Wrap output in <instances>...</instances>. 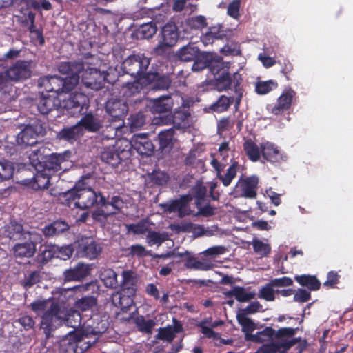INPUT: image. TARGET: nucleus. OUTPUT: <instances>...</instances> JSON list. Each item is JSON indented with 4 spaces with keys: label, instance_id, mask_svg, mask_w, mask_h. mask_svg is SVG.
<instances>
[{
    "label": "nucleus",
    "instance_id": "1",
    "mask_svg": "<svg viewBox=\"0 0 353 353\" xmlns=\"http://www.w3.org/2000/svg\"><path fill=\"white\" fill-rule=\"evenodd\" d=\"M63 299L59 298L58 301L55 298L48 299H39L30 305L32 311L41 318V327L44 330L46 336L61 325L66 324L71 327H77L80 325L81 316L80 313L70 309L65 310L62 305Z\"/></svg>",
    "mask_w": 353,
    "mask_h": 353
},
{
    "label": "nucleus",
    "instance_id": "2",
    "mask_svg": "<svg viewBox=\"0 0 353 353\" xmlns=\"http://www.w3.org/2000/svg\"><path fill=\"white\" fill-rule=\"evenodd\" d=\"M54 94H45L43 92L38 103V110L43 114H48L59 105L65 109L68 114L77 117L89 106L88 97L82 93L70 95L68 99H56Z\"/></svg>",
    "mask_w": 353,
    "mask_h": 353
},
{
    "label": "nucleus",
    "instance_id": "3",
    "mask_svg": "<svg viewBox=\"0 0 353 353\" xmlns=\"http://www.w3.org/2000/svg\"><path fill=\"white\" fill-rule=\"evenodd\" d=\"M149 64L150 59L143 54L130 56L123 61V69L124 71L135 79L133 83H129L126 85V90L129 92V94L127 92H125L126 96L134 94L144 87H146L150 83L149 79L150 77L155 79L157 75L154 74L144 73Z\"/></svg>",
    "mask_w": 353,
    "mask_h": 353
},
{
    "label": "nucleus",
    "instance_id": "4",
    "mask_svg": "<svg viewBox=\"0 0 353 353\" xmlns=\"http://www.w3.org/2000/svg\"><path fill=\"white\" fill-rule=\"evenodd\" d=\"M208 68L214 76V85L219 91L228 89L231 84L229 77L228 63L223 62L219 58H213L210 54L198 57L192 65L194 71H199Z\"/></svg>",
    "mask_w": 353,
    "mask_h": 353
},
{
    "label": "nucleus",
    "instance_id": "5",
    "mask_svg": "<svg viewBox=\"0 0 353 353\" xmlns=\"http://www.w3.org/2000/svg\"><path fill=\"white\" fill-rule=\"evenodd\" d=\"M68 199H77L74 205L82 210L94 206H106L107 200L100 192L86 187L82 182H78L74 188L65 194Z\"/></svg>",
    "mask_w": 353,
    "mask_h": 353
},
{
    "label": "nucleus",
    "instance_id": "6",
    "mask_svg": "<svg viewBox=\"0 0 353 353\" xmlns=\"http://www.w3.org/2000/svg\"><path fill=\"white\" fill-rule=\"evenodd\" d=\"M296 330L297 329L292 327H283L275 332L272 327H267L255 334H246V339L256 343L281 342V347L290 348L295 343L292 336L296 334Z\"/></svg>",
    "mask_w": 353,
    "mask_h": 353
},
{
    "label": "nucleus",
    "instance_id": "7",
    "mask_svg": "<svg viewBox=\"0 0 353 353\" xmlns=\"http://www.w3.org/2000/svg\"><path fill=\"white\" fill-rule=\"evenodd\" d=\"M78 84V79L75 77H68L60 79L57 76L46 77L40 79L39 85L43 88L47 93L54 96L60 97L63 92L72 90Z\"/></svg>",
    "mask_w": 353,
    "mask_h": 353
},
{
    "label": "nucleus",
    "instance_id": "8",
    "mask_svg": "<svg viewBox=\"0 0 353 353\" xmlns=\"http://www.w3.org/2000/svg\"><path fill=\"white\" fill-rule=\"evenodd\" d=\"M130 152V143L128 139H119L115 141V144L108 146L101 152L102 161L112 166L117 165L121 161L127 158Z\"/></svg>",
    "mask_w": 353,
    "mask_h": 353
},
{
    "label": "nucleus",
    "instance_id": "9",
    "mask_svg": "<svg viewBox=\"0 0 353 353\" xmlns=\"http://www.w3.org/2000/svg\"><path fill=\"white\" fill-rule=\"evenodd\" d=\"M84 68H81L80 77L82 83L92 90L101 89L107 79V74L90 66L88 63H83Z\"/></svg>",
    "mask_w": 353,
    "mask_h": 353
},
{
    "label": "nucleus",
    "instance_id": "10",
    "mask_svg": "<svg viewBox=\"0 0 353 353\" xmlns=\"http://www.w3.org/2000/svg\"><path fill=\"white\" fill-rule=\"evenodd\" d=\"M32 67L31 61L22 60H19L10 65L3 72L8 85L10 82H20L30 78Z\"/></svg>",
    "mask_w": 353,
    "mask_h": 353
},
{
    "label": "nucleus",
    "instance_id": "11",
    "mask_svg": "<svg viewBox=\"0 0 353 353\" xmlns=\"http://www.w3.org/2000/svg\"><path fill=\"white\" fill-rule=\"evenodd\" d=\"M105 329L106 325L103 324L101 328L95 327L92 329L91 331L87 329L83 332H76V343L74 353H83L86 351L92 344L96 343L98 339L97 336L103 333Z\"/></svg>",
    "mask_w": 353,
    "mask_h": 353
},
{
    "label": "nucleus",
    "instance_id": "12",
    "mask_svg": "<svg viewBox=\"0 0 353 353\" xmlns=\"http://www.w3.org/2000/svg\"><path fill=\"white\" fill-rule=\"evenodd\" d=\"M23 240L28 241L16 244L13 248L16 257H30L36 250V244L41 241V236L34 232H27L23 234Z\"/></svg>",
    "mask_w": 353,
    "mask_h": 353
},
{
    "label": "nucleus",
    "instance_id": "13",
    "mask_svg": "<svg viewBox=\"0 0 353 353\" xmlns=\"http://www.w3.org/2000/svg\"><path fill=\"white\" fill-rule=\"evenodd\" d=\"M70 157L71 152L70 151L47 155L43 168L50 174L51 172L65 171L72 166Z\"/></svg>",
    "mask_w": 353,
    "mask_h": 353
},
{
    "label": "nucleus",
    "instance_id": "14",
    "mask_svg": "<svg viewBox=\"0 0 353 353\" xmlns=\"http://www.w3.org/2000/svg\"><path fill=\"white\" fill-rule=\"evenodd\" d=\"M106 110L112 117V122L117 121L119 123V124L112 123V128L116 130L121 129L124 125L123 118L128 112L126 103L117 99L109 100L106 104Z\"/></svg>",
    "mask_w": 353,
    "mask_h": 353
},
{
    "label": "nucleus",
    "instance_id": "15",
    "mask_svg": "<svg viewBox=\"0 0 353 353\" xmlns=\"http://www.w3.org/2000/svg\"><path fill=\"white\" fill-rule=\"evenodd\" d=\"M179 38V32L176 26L173 23H168L161 30V38L155 50L158 53H161L165 48L175 45Z\"/></svg>",
    "mask_w": 353,
    "mask_h": 353
},
{
    "label": "nucleus",
    "instance_id": "16",
    "mask_svg": "<svg viewBox=\"0 0 353 353\" xmlns=\"http://www.w3.org/2000/svg\"><path fill=\"white\" fill-rule=\"evenodd\" d=\"M261 154L263 159L271 163H281L287 159V156L277 145L265 141L261 144Z\"/></svg>",
    "mask_w": 353,
    "mask_h": 353
},
{
    "label": "nucleus",
    "instance_id": "17",
    "mask_svg": "<svg viewBox=\"0 0 353 353\" xmlns=\"http://www.w3.org/2000/svg\"><path fill=\"white\" fill-rule=\"evenodd\" d=\"M101 251V246L92 239H81L78 243L77 254L81 257L94 259L97 257Z\"/></svg>",
    "mask_w": 353,
    "mask_h": 353
},
{
    "label": "nucleus",
    "instance_id": "18",
    "mask_svg": "<svg viewBox=\"0 0 353 353\" xmlns=\"http://www.w3.org/2000/svg\"><path fill=\"white\" fill-rule=\"evenodd\" d=\"M190 200H192L191 195H185L181 196L179 200L161 204V206L165 212L171 213L178 212L179 216H184L190 213V210L188 207V203Z\"/></svg>",
    "mask_w": 353,
    "mask_h": 353
},
{
    "label": "nucleus",
    "instance_id": "19",
    "mask_svg": "<svg viewBox=\"0 0 353 353\" xmlns=\"http://www.w3.org/2000/svg\"><path fill=\"white\" fill-rule=\"evenodd\" d=\"M39 133V127L28 125L18 134L16 138L17 144L21 147L32 146L37 142V137Z\"/></svg>",
    "mask_w": 353,
    "mask_h": 353
},
{
    "label": "nucleus",
    "instance_id": "20",
    "mask_svg": "<svg viewBox=\"0 0 353 353\" xmlns=\"http://www.w3.org/2000/svg\"><path fill=\"white\" fill-rule=\"evenodd\" d=\"M129 143L130 148H133L138 153L143 155H150L154 149L152 141L143 134L134 135Z\"/></svg>",
    "mask_w": 353,
    "mask_h": 353
},
{
    "label": "nucleus",
    "instance_id": "21",
    "mask_svg": "<svg viewBox=\"0 0 353 353\" xmlns=\"http://www.w3.org/2000/svg\"><path fill=\"white\" fill-rule=\"evenodd\" d=\"M296 92L292 88H285L277 99L275 105L272 109V112L276 115L281 114L288 110L292 103Z\"/></svg>",
    "mask_w": 353,
    "mask_h": 353
},
{
    "label": "nucleus",
    "instance_id": "22",
    "mask_svg": "<svg viewBox=\"0 0 353 353\" xmlns=\"http://www.w3.org/2000/svg\"><path fill=\"white\" fill-rule=\"evenodd\" d=\"M134 287L123 289L122 292H117L112 296V301L115 306L128 309L133 304L132 296L135 294Z\"/></svg>",
    "mask_w": 353,
    "mask_h": 353
},
{
    "label": "nucleus",
    "instance_id": "23",
    "mask_svg": "<svg viewBox=\"0 0 353 353\" xmlns=\"http://www.w3.org/2000/svg\"><path fill=\"white\" fill-rule=\"evenodd\" d=\"M47 248L48 249L43 251V256L46 259L56 257L66 260L72 256L74 251L71 245L59 247L56 245H48Z\"/></svg>",
    "mask_w": 353,
    "mask_h": 353
},
{
    "label": "nucleus",
    "instance_id": "24",
    "mask_svg": "<svg viewBox=\"0 0 353 353\" xmlns=\"http://www.w3.org/2000/svg\"><path fill=\"white\" fill-rule=\"evenodd\" d=\"M206 194L207 188L201 183H198L192 190V194L196 199V206L199 213L204 216H210L214 213V209L210 205L201 206V200L204 199Z\"/></svg>",
    "mask_w": 353,
    "mask_h": 353
},
{
    "label": "nucleus",
    "instance_id": "25",
    "mask_svg": "<svg viewBox=\"0 0 353 353\" xmlns=\"http://www.w3.org/2000/svg\"><path fill=\"white\" fill-rule=\"evenodd\" d=\"M211 164L216 170L217 176L222 181L223 184L225 186L229 185L232 179L236 175V163H234L231 166H230L224 175H222L221 173L224 167H222L219 159H212L211 161Z\"/></svg>",
    "mask_w": 353,
    "mask_h": 353
},
{
    "label": "nucleus",
    "instance_id": "26",
    "mask_svg": "<svg viewBox=\"0 0 353 353\" xmlns=\"http://www.w3.org/2000/svg\"><path fill=\"white\" fill-rule=\"evenodd\" d=\"M77 123L79 125V127L82 128L83 134L85 130L95 132L99 130L102 126V121L100 118L92 113L84 115Z\"/></svg>",
    "mask_w": 353,
    "mask_h": 353
},
{
    "label": "nucleus",
    "instance_id": "27",
    "mask_svg": "<svg viewBox=\"0 0 353 353\" xmlns=\"http://www.w3.org/2000/svg\"><path fill=\"white\" fill-rule=\"evenodd\" d=\"M174 99L169 97H162L152 99L148 105L152 112L165 113L170 111L173 107Z\"/></svg>",
    "mask_w": 353,
    "mask_h": 353
},
{
    "label": "nucleus",
    "instance_id": "28",
    "mask_svg": "<svg viewBox=\"0 0 353 353\" xmlns=\"http://www.w3.org/2000/svg\"><path fill=\"white\" fill-rule=\"evenodd\" d=\"M90 272V267L84 263H79L74 268L64 272L65 280L68 281H81Z\"/></svg>",
    "mask_w": 353,
    "mask_h": 353
},
{
    "label": "nucleus",
    "instance_id": "29",
    "mask_svg": "<svg viewBox=\"0 0 353 353\" xmlns=\"http://www.w3.org/2000/svg\"><path fill=\"white\" fill-rule=\"evenodd\" d=\"M224 294L227 297L234 296L239 302H247L254 299L256 296L254 292L248 290L239 286L233 287L230 290L225 292Z\"/></svg>",
    "mask_w": 353,
    "mask_h": 353
},
{
    "label": "nucleus",
    "instance_id": "30",
    "mask_svg": "<svg viewBox=\"0 0 353 353\" xmlns=\"http://www.w3.org/2000/svg\"><path fill=\"white\" fill-rule=\"evenodd\" d=\"M50 173L46 170H37L34 178L30 182V185L34 190L44 189L48 188L50 183Z\"/></svg>",
    "mask_w": 353,
    "mask_h": 353
},
{
    "label": "nucleus",
    "instance_id": "31",
    "mask_svg": "<svg viewBox=\"0 0 353 353\" xmlns=\"http://www.w3.org/2000/svg\"><path fill=\"white\" fill-rule=\"evenodd\" d=\"M181 330L182 327L181 324L174 321L173 325L159 330L158 338L168 342H171L175 338L176 334L181 332Z\"/></svg>",
    "mask_w": 353,
    "mask_h": 353
},
{
    "label": "nucleus",
    "instance_id": "32",
    "mask_svg": "<svg viewBox=\"0 0 353 353\" xmlns=\"http://www.w3.org/2000/svg\"><path fill=\"white\" fill-rule=\"evenodd\" d=\"M83 129L77 123L75 125L63 129L57 135L59 139L73 142L83 135Z\"/></svg>",
    "mask_w": 353,
    "mask_h": 353
},
{
    "label": "nucleus",
    "instance_id": "33",
    "mask_svg": "<svg viewBox=\"0 0 353 353\" xmlns=\"http://www.w3.org/2000/svg\"><path fill=\"white\" fill-rule=\"evenodd\" d=\"M223 32L221 25L211 26L201 37V41L205 46L211 44L214 39H221L224 35Z\"/></svg>",
    "mask_w": 353,
    "mask_h": 353
},
{
    "label": "nucleus",
    "instance_id": "34",
    "mask_svg": "<svg viewBox=\"0 0 353 353\" xmlns=\"http://www.w3.org/2000/svg\"><path fill=\"white\" fill-rule=\"evenodd\" d=\"M23 228L21 224L11 222L6 228L1 232V235L8 237V239H23Z\"/></svg>",
    "mask_w": 353,
    "mask_h": 353
},
{
    "label": "nucleus",
    "instance_id": "35",
    "mask_svg": "<svg viewBox=\"0 0 353 353\" xmlns=\"http://www.w3.org/2000/svg\"><path fill=\"white\" fill-rule=\"evenodd\" d=\"M82 65L83 63H79L72 64L68 62L61 63L59 66V71L62 74H68V77H75L79 81L81 70L84 68Z\"/></svg>",
    "mask_w": 353,
    "mask_h": 353
},
{
    "label": "nucleus",
    "instance_id": "36",
    "mask_svg": "<svg viewBox=\"0 0 353 353\" xmlns=\"http://www.w3.org/2000/svg\"><path fill=\"white\" fill-rule=\"evenodd\" d=\"M207 21L205 17L199 15L185 20L183 23L184 30L190 32L192 30H201L207 26Z\"/></svg>",
    "mask_w": 353,
    "mask_h": 353
},
{
    "label": "nucleus",
    "instance_id": "37",
    "mask_svg": "<svg viewBox=\"0 0 353 353\" xmlns=\"http://www.w3.org/2000/svg\"><path fill=\"white\" fill-rule=\"evenodd\" d=\"M177 56L181 61H190L198 57L199 49L193 44H189L181 48Z\"/></svg>",
    "mask_w": 353,
    "mask_h": 353
},
{
    "label": "nucleus",
    "instance_id": "38",
    "mask_svg": "<svg viewBox=\"0 0 353 353\" xmlns=\"http://www.w3.org/2000/svg\"><path fill=\"white\" fill-rule=\"evenodd\" d=\"M46 150V148L41 147L39 149L32 150L30 154V162L31 165L35 168L36 170L43 168V165L42 163H44L47 156L45 154Z\"/></svg>",
    "mask_w": 353,
    "mask_h": 353
},
{
    "label": "nucleus",
    "instance_id": "39",
    "mask_svg": "<svg viewBox=\"0 0 353 353\" xmlns=\"http://www.w3.org/2000/svg\"><path fill=\"white\" fill-rule=\"evenodd\" d=\"M258 182L259 179L255 176L246 179L241 184L243 195L246 197L254 198L256 194V189Z\"/></svg>",
    "mask_w": 353,
    "mask_h": 353
},
{
    "label": "nucleus",
    "instance_id": "40",
    "mask_svg": "<svg viewBox=\"0 0 353 353\" xmlns=\"http://www.w3.org/2000/svg\"><path fill=\"white\" fill-rule=\"evenodd\" d=\"M159 142L160 148L163 151H168L173 146L174 143V131L169 129L159 134Z\"/></svg>",
    "mask_w": 353,
    "mask_h": 353
},
{
    "label": "nucleus",
    "instance_id": "41",
    "mask_svg": "<svg viewBox=\"0 0 353 353\" xmlns=\"http://www.w3.org/2000/svg\"><path fill=\"white\" fill-rule=\"evenodd\" d=\"M223 324V321H216L214 322H211V321L206 319L199 324V327L201 329V332L206 337L215 339L218 337V334L214 332L212 330V328L222 325Z\"/></svg>",
    "mask_w": 353,
    "mask_h": 353
},
{
    "label": "nucleus",
    "instance_id": "42",
    "mask_svg": "<svg viewBox=\"0 0 353 353\" xmlns=\"http://www.w3.org/2000/svg\"><path fill=\"white\" fill-rule=\"evenodd\" d=\"M277 87L278 83L274 80L259 81L255 83L256 92L260 95L266 94Z\"/></svg>",
    "mask_w": 353,
    "mask_h": 353
},
{
    "label": "nucleus",
    "instance_id": "43",
    "mask_svg": "<svg viewBox=\"0 0 353 353\" xmlns=\"http://www.w3.org/2000/svg\"><path fill=\"white\" fill-rule=\"evenodd\" d=\"M107 205L103 206L105 209H108L109 206H111L114 210L110 211L112 214H116L121 211L124 207L128 208L132 205L131 201H123V199L119 196H114L111 198L110 201H107Z\"/></svg>",
    "mask_w": 353,
    "mask_h": 353
},
{
    "label": "nucleus",
    "instance_id": "44",
    "mask_svg": "<svg viewBox=\"0 0 353 353\" xmlns=\"http://www.w3.org/2000/svg\"><path fill=\"white\" fill-rule=\"evenodd\" d=\"M244 150L250 160L256 161L259 160L261 154V148L252 142V141H246L244 143Z\"/></svg>",
    "mask_w": 353,
    "mask_h": 353
},
{
    "label": "nucleus",
    "instance_id": "45",
    "mask_svg": "<svg viewBox=\"0 0 353 353\" xmlns=\"http://www.w3.org/2000/svg\"><path fill=\"white\" fill-rule=\"evenodd\" d=\"M295 279L300 285L306 286L311 290H318L321 285L316 277L310 275L296 276Z\"/></svg>",
    "mask_w": 353,
    "mask_h": 353
},
{
    "label": "nucleus",
    "instance_id": "46",
    "mask_svg": "<svg viewBox=\"0 0 353 353\" xmlns=\"http://www.w3.org/2000/svg\"><path fill=\"white\" fill-rule=\"evenodd\" d=\"M149 74H154L157 75V77L155 79L150 77L149 79L150 83L147 85V86L151 85V88L154 89H165L168 88L170 83L168 77L165 76L160 77L157 73L155 72H150Z\"/></svg>",
    "mask_w": 353,
    "mask_h": 353
},
{
    "label": "nucleus",
    "instance_id": "47",
    "mask_svg": "<svg viewBox=\"0 0 353 353\" xmlns=\"http://www.w3.org/2000/svg\"><path fill=\"white\" fill-rule=\"evenodd\" d=\"M179 257L185 261V265L187 268H194L196 270H206L205 265L200 261H197L194 257L190 256L188 252L179 253Z\"/></svg>",
    "mask_w": 353,
    "mask_h": 353
},
{
    "label": "nucleus",
    "instance_id": "48",
    "mask_svg": "<svg viewBox=\"0 0 353 353\" xmlns=\"http://www.w3.org/2000/svg\"><path fill=\"white\" fill-rule=\"evenodd\" d=\"M76 332H71L62 338L60 341V347L63 352L72 350L74 352L75 348Z\"/></svg>",
    "mask_w": 353,
    "mask_h": 353
},
{
    "label": "nucleus",
    "instance_id": "49",
    "mask_svg": "<svg viewBox=\"0 0 353 353\" xmlns=\"http://www.w3.org/2000/svg\"><path fill=\"white\" fill-rule=\"evenodd\" d=\"M101 279L105 286L115 288L117 285V274L112 269H105L101 274Z\"/></svg>",
    "mask_w": 353,
    "mask_h": 353
},
{
    "label": "nucleus",
    "instance_id": "50",
    "mask_svg": "<svg viewBox=\"0 0 353 353\" xmlns=\"http://www.w3.org/2000/svg\"><path fill=\"white\" fill-rule=\"evenodd\" d=\"M254 252L261 256H266L271 250L270 245L259 239H254L252 242Z\"/></svg>",
    "mask_w": 353,
    "mask_h": 353
},
{
    "label": "nucleus",
    "instance_id": "51",
    "mask_svg": "<svg viewBox=\"0 0 353 353\" xmlns=\"http://www.w3.org/2000/svg\"><path fill=\"white\" fill-rule=\"evenodd\" d=\"M135 323L139 330L143 332L151 333L155 323L152 319H145L143 316L136 318Z\"/></svg>",
    "mask_w": 353,
    "mask_h": 353
},
{
    "label": "nucleus",
    "instance_id": "52",
    "mask_svg": "<svg viewBox=\"0 0 353 353\" xmlns=\"http://www.w3.org/2000/svg\"><path fill=\"white\" fill-rule=\"evenodd\" d=\"M146 239L149 245H160L163 242L168 239V235L165 232H150L147 235Z\"/></svg>",
    "mask_w": 353,
    "mask_h": 353
},
{
    "label": "nucleus",
    "instance_id": "53",
    "mask_svg": "<svg viewBox=\"0 0 353 353\" xmlns=\"http://www.w3.org/2000/svg\"><path fill=\"white\" fill-rule=\"evenodd\" d=\"M246 314L243 311H241L236 316L238 322L242 326V330L245 332V334L254 330V323L246 316Z\"/></svg>",
    "mask_w": 353,
    "mask_h": 353
},
{
    "label": "nucleus",
    "instance_id": "54",
    "mask_svg": "<svg viewBox=\"0 0 353 353\" xmlns=\"http://www.w3.org/2000/svg\"><path fill=\"white\" fill-rule=\"evenodd\" d=\"M14 173V167L11 162H0V181L10 179Z\"/></svg>",
    "mask_w": 353,
    "mask_h": 353
},
{
    "label": "nucleus",
    "instance_id": "55",
    "mask_svg": "<svg viewBox=\"0 0 353 353\" xmlns=\"http://www.w3.org/2000/svg\"><path fill=\"white\" fill-rule=\"evenodd\" d=\"M97 304L96 299L92 296H85L78 300L75 306L81 311H88L92 309Z\"/></svg>",
    "mask_w": 353,
    "mask_h": 353
},
{
    "label": "nucleus",
    "instance_id": "56",
    "mask_svg": "<svg viewBox=\"0 0 353 353\" xmlns=\"http://www.w3.org/2000/svg\"><path fill=\"white\" fill-rule=\"evenodd\" d=\"M126 228L129 232L134 234H142L148 231V223L147 221L142 220L137 224L127 225Z\"/></svg>",
    "mask_w": 353,
    "mask_h": 353
},
{
    "label": "nucleus",
    "instance_id": "57",
    "mask_svg": "<svg viewBox=\"0 0 353 353\" xmlns=\"http://www.w3.org/2000/svg\"><path fill=\"white\" fill-rule=\"evenodd\" d=\"M229 153L230 148L228 146V143L227 142H224L222 144H221L219 149V152L216 154V157L213 159H219L222 167H224L229 157Z\"/></svg>",
    "mask_w": 353,
    "mask_h": 353
},
{
    "label": "nucleus",
    "instance_id": "58",
    "mask_svg": "<svg viewBox=\"0 0 353 353\" xmlns=\"http://www.w3.org/2000/svg\"><path fill=\"white\" fill-rule=\"evenodd\" d=\"M231 103V100L225 96H221L214 104L212 105L211 109L215 112H221L226 110Z\"/></svg>",
    "mask_w": 353,
    "mask_h": 353
},
{
    "label": "nucleus",
    "instance_id": "59",
    "mask_svg": "<svg viewBox=\"0 0 353 353\" xmlns=\"http://www.w3.org/2000/svg\"><path fill=\"white\" fill-rule=\"evenodd\" d=\"M274 286L271 283L261 288L259 291V297L268 301H272L274 299V292L272 289Z\"/></svg>",
    "mask_w": 353,
    "mask_h": 353
},
{
    "label": "nucleus",
    "instance_id": "60",
    "mask_svg": "<svg viewBox=\"0 0 353 353\" xmlns=\"http://www.w3.org/2000/svg\"><path fill=\"white\" fill-rule=\"evenodd\" d=\"M157 31V28L152 23H145L140 27L139 32L142 37L149 39L152 37Z\"/></svg>",
    "mask_w": 353,
    "mask_h": 353
},
{
    "label": "nucleus",
    "instance_id": "61",
    "mask_svg": "<svg viewBox=\"0 0 353 353\" xmlns=\"http://www.w3.org/2000/svg\"><path fill=\"white\" fill-rule=\"evenodd\" d=\"M241 5V0H234L230 2L228 7V14L236 19L239 17V9Z\"/></svg>",
    "mask_w": 353,
    "mask_h": 353
},
{
    "label": "nucleus",
    "instance_id": "62",
    "mask_svg": "<svg viewBox=\"0 0 353 353\" xmlns=\"http://www.w3.org/2000/svg\"><path fill=\"white\" fill-rule=\"evenodd\" d=\"M112 214L110 212L108 211V209H97L92 213V218L99 222H103L108 216Z\"/></svg>",
    "mask_w": 353,
    "mask_h": 353
},
{
    "label": "nucleus",
    "instance_id": "63",
    "mask_svg": "<svg viewBox=\"0 0 353 353\" xmlns=\"http://www.w3.org/2000/svg\"><path fill=\"white\" fill-rule=\"evenodd\" d=\"M123 289L134 287L132 272L130 271H123Z\"/></svg>",
    "mask_w": 353,
    "mask_h": 353
},
{
    "label": "nucleus",
    "instance_id": "64",
    "mask_svg": "<svg viewBox=\"0 0 353 353\" xmlns=\"http://www.w3.org/2000/svg\"><path fill=\"white\" fill-rule=\"evenodd\" d=\"M30 32L31 38L35 41V42L40 45H43L44 43V39L43 37L42 32L39 30L35 29V27L33 25L30 28Z\"/></svg>",
    "mask_w": 353,
    "mask_h": 353
}]
</instances>
